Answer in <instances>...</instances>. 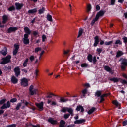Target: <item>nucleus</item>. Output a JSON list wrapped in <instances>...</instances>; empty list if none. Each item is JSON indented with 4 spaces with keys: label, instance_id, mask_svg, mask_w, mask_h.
I'll return each instance as SVG.
<instances>
[{
    "label": "nucleus",
    "instance_id": "f257e3e1",
    "mask_svg": "<svg viewBox=\"0 0 127 127\" xmlns=\"http://www.w3.org/2000/svg\"><path fill=\"white\" fill-rule=\"evenodd\" d=\"M118 62H121V69L122 71H125L127 67V59L121 58L119 60Z\"/></svg>",
    "mask_w": 127,
    "mask_h": 127
},
{
    "label": "nucleus",
    "instance_id": "f03ea898",
    "mask_svg": "<svg viewBox=\"0 0 127 127\" xmlns=\"http://www.w3.org/2000/svg\"><path fill=\"white\" fill-rule=\"evenodd\" d=\"M10 59H11V56L8 55L6 57L2 58V61H1L0 64L1 65H5L11 62Z\"/></svg>",
    "mask_w": 127,
    "mask_h": 127
},
{
    "label": "nucleus",
    "instance_id": "7ed1b4c3",
    "mask_svg": "<svg viewBox=\"0 0 127 127\" xmlns=\"http://www.w3.org/2000/svg\"><path fill=\"white\" fill-rule=\"evenodd\" d=\"M10 102H9V101H8L6 102V104H4L1 107L0 109L1 110H0V115H2V114L4 113V110L5 109H8L9 108H10Z\"/></svg>",
    "mask_w": 127,
    "mask_h": 127
},
{
    "label": "nucleus",
    "instance_id": "20e7f679",
    "mask_svg": "<svg viewBox=\"0 0 127 127\" xmlns=\"http://www.w3.org/2000/svg\"><path fill=\"white\" fill-rule=\"evenodd\" d=\"M29 94L31 96H34V95H36L37 93V89H34V86L31 85L29 88Z\"/></svg>",
    "mask_w": 127,
    "mask_h": 127
},
{
    "label": "nucleus",
    "instance_id": "39448f33",
    "mask_svg": "<svg viewBox=\"0 0 127 127\" xmlns=\"http://www.w3.org/2000/svg\"><path fill=\"white\" fill-rule=\"evenodd\" d=\"M35 105L38 108V111H39L40 112H41L42 111H43V110H44V108H43L44 103H43V102L42 101L40 103H36Z\"/></svg>",
    "mask_w": 127,
    "mask_h": 127
},
{
    "label": "nucleus",
    "instance_id": "423d86ee",
    "mask_svg": "<svg viewBox=\"0 0 127 127\" xmlns=\"http://www.w3.org/2000/svg\"><path fill=\"white\" fill-rule=\"evenodd\" d=\"M21 85L22 87H27L28 86V79L24 77L21 80Z\"/></svg>",
    "mask_w": 127,
    "mask_h": 127
},
{
    "label": "nucleus",
    "instance_id": "0eeeda50",
    "mask_svg": "<svg viewBox=\"0 0 127 127\" xmlns=\"http://www.w3.org/2000/svg\"><path fill=\"white\" fill-rule=\"evenodd\" d=\"M29 37V36H27L26 35H24V37L23 38V42L25 45H27L30 43Z\"/></svg>",
    "mask_w": 127,
    "mask_h": 127
},
{
    "label": "nucleus",
    "instance_id": "6e6552de",
    "mask_svg": "<svg viewBox=\"0 0 127 127\" xmlns=\"http://www.w3.org/2000/svg\"><path fill=\"white\" fill-rule=\"evenodd\" d=\"M20 46L18 44H14V50H13V55H16L18 52V50L19 49Z\"/></svg>",
    "mask_w": 127,
    "mask_h": 127
},
{
    "label": "nucleus",
    "instance_id": "1a4fd4ad",
    "mask_svg": "<svg viewBox=\"0 0 127 127\" xmlns=\"http://www.w3.org/2000/svg\"><path fill=\"white\" fill-rule=\"evenodd\" d=\"M48 123H50V124H51V125H57L58 124V121L57 120H54V118L52 117H50L48 119Z\"/></svg>",
    "mask_w": 127,
    "mask_h": 127
},
{
    "label": "nucleus",
    "instance_id": "9d476101",
    "mask_svg": "<svg viewBox=\"0 0 127 127\" xmlns=\"http://www.w3.org/2000/svg\"><path fill=\"white\" fill-rule=\"evenodd\" d=\"M106 11H102L100 10L96 14L95 17L99 20V18H100V17H102L103 16H104L105 13Z\"/></svg>",
    "mask_w": 127,
    "mask_h": 127
},
{
    "label": "nucleus",
    "instance_id": "9b49d317",
    "mask_svg": "<svg viewBox=\"0 0 127 127\" xmlns=\"http://www.w3.org/2000/svg\"><path fill=\"white\" fill-rule=\"evenodd\" d=\"M18 30L17 27H10L7 29V33H11V32H15L16 30Z\"/></svg>",
    "mask_w": 127,
    "mask_h": 127
},
{
    "label": "nucleus",
    "instance_id": "f8f14e48",
    "mask_svg": "<svg viewBox=\"0 0 127 127\" xmlns=\"http://www.w3.org/2000/svg\"><path fill=\"white\" fill-rule=\"evenodd\" d=\"M14 72L15 73L16 77H18L20 76V68H19V67L17 66L16 67H15V68L14 69Z\"/></svg>",
    "mask_w": 127,
    "mask_h": 127
},
{
    "label": "nucleus",
    "instance_id": "ddd939ff",
    "mask_svg": "<svg viewBox=\"0 0 127 127\" xmlns=\"http://www.w3.org/2000/svg\"><path fill=\"white\" fill-rule=\"evenodd\" d=\"M24 30L25 32V34L24 35H27V36H29L31 34V30L28 27H25L24 28Z\"/></svg>",
    "mask_w": 127,
    "mask_h": 127
},
{
    "label": "nucleus",
    "instance_id": "4468645a",
    "mask_svg": "<svg viewBox=\"0 0 127 127\" xmlns=\"http://www.w3.org/2000/svg\"><path fill=\"white\" fill-rule=\"evenodd\" d=\"M99 42H100L99 36H96L94 37V43L93 44V46H94V47H97V46H98V44H99Z\"/></svg>",
    "mask_w": 127,
    "mask_h": 127
},
{
    "label": "nucleus",
    "instance_id": "2eb2a0df",
    "mask_svg": "<svg viewBox=\"0 0 127 127\" xmlns=\"http://www.w3.org/2000/svg\"><path fill=\"white\" fill-rule=\"evenodd\" d=\"M15 5L16 6V9L17 10H20L22 7H23V3H19L18 2L15 3Z\"/></svg>",
    "mask_w": 127,
    "mask_h": 127
},
{
    "label": "nucleus",
    "instance_id": "dca6fc26",
    "mask_svg": "<svg viewBox=\"0 0 127 127\" xmlns=\"http://www.w3.org/2000/svg\"><path fill=\"white\" fill-rule=\"evenodd\" d=\"M112 103L113 104V105L116 106L117 108H118L119 110L122 109V108L121 107V103H119L117 100H113Z\"/></svg>",
    "mask_w": 127,
    "mask_h": 127
},
{
    "label": "nucleus",
    "instance_id": "f3484780",
    "mask_svg": "<svg viewBox=\"0 0 127 127\" xmlns=\"http://www.w3.org/2000/svg\"><path fill=\"white\" fill-rule=\"evenodd\" d=\"M2 18V22L3 24H5V23H6L8 20V16L5 14L3 15Z\"/></svg>",
    "mask_w": 127,
    "mask_h": 127
},
{
    "label": "nucleus",
    "instance_id": "a211bd4d",
    "mask_svg": "<svg viewBox=\"0 0 127 127\" xmlns=\"http://www.w3.org/2000/svg\"><path fill=\"white\" fill-rule=\"evenodd\" d=\"M76 111H77V112H80V111H81V113H84L85 109H84V107H83L82 105H78L76 108Z\"/></svg>",
    "mask_w": 127,
    "mask_h": 127
},
{
    "label": "nucleus",
    "instance_id": "6ab92c4d",
    "mask_svg": "<svg viewBox=\"0 0 127 127\" xmlns=\"http://www.w3.org/2000/svg\"><path fill=\"white\" fill-rule=\"evenodd\" d=\"M108 81H111V82H113V83H118L120 81V78H118L117 77L108 78Z\"/></svg>",
    "mask_w": 127,
    "mask_h": 127
},
{
    "label": "nucleus",
    "instance_id": "aec40b11",
    "mask_svg": "<svg viewBox=\"0 0 127 127\" xmlns=\"http://www.w3.org/2000/svg\"><path fill=\"white\" fill-rule=\"evenodd\" d=\"M0 53L3 55V56H6V55L7 54V48L5 47L4 49L0 51Z\"/></svg>",
    "mask_w": 127,
    "mask_h": 127
},
{
    "label": "nucleus",
    "instance_id": "412c9836",
    "mask_svg": "<svg viewBox=\"0 0 127 127\" xmlns=\"http://www.w3.org/2000/svg\"><path fill=\"white\" fill-rule=\"evenodd\" d=\"M3 69L6 72H10L11 71L12 67L10 65H5Z\"/></svg>",
    "mask_w": 127,
    "mask_h": 127
},
{
    "label": "nucleus",
    "instance_id": "4be33fe9",
    "mask_svg": "<svg viewBox=\"0 0 127 127\" xmlns=\"http://www.w3.org/2000/svg\"><path fill=\"white\" fill-rule=\"evenodd\" d=\"M86 122L85 119H80V120H75L74 123L76 124H83Z\"/></svg>",
    "mask_w": 127,
    "mask_h": 127
},
{
    "label": "nucleus",
    "instance_id": "5701e85b",
    "mask_svg": "<svg viewBox=\"0 0 127 127\" xmlns=\"http://www.w3.org/2000/svg\"><path fill=\"white\" fill-rule=\"evenodd\" d=\"M36 12H37V8H36L28 11V13H29V14H34V13H36Z\"/></svg>",
    "mask_w": 127,
    "mask_h": 127
},
{
    "label": "nucleus",
    "instance_id": "b1692460",
    "mask_svg": "<svg viewBox=\"0 0 127 127\" xmlns=\"http://www.w3.org/2000/svg\"><path fill=\"white\" fill-rule=\"evenodd\" d=\"M124 55V53L122 51H118L116 52V58H119Z\"/></svg>",
    "mask_w": 127,
    "mask_h": 127
},
{
    "label": "nucleus",
    "instance_id": "393cba45",
    "mask_svg": "<svg viewBox=\"0 0 127 127\" xmlns=\"http://www.w3.org/2000/svg\"><path fill=\"white\" fill-rule=\"evenodd\" d=\"M65 125H66V122L63 120H61L60 122L59 127H66Z\"/></svg>",
    "mask_w": 127,
    "mask_h": 127
},
{
    "label": "nucleus",
    "instance_id": "a878e982",
    "mask_svg": "<svg viewBox=\"0 0 127 127\" xmlns=\"http://www.w3.org/2000/svg\"><path fill=\"white\" fill-rule=\"evenodd\" d=\"M11 82L13 83V84H17L18 79H17L15 76H13L11 78Z\"/></svg>",
    "mask_w": 127,
    "mask_h": 127
},
{
    "label": "nucleus",
    "instance_id": "bb28decb",
    "mask_svg": "<svg viewBox=\"0 0 127 127\" xmlns=\"http://www.w3.org/2000/svg\"><path fill=\"white\" fill-rule=\"evenodd\" d=\"M83 32H84V29H83L82 28H80L78 31V35L77 36V38H79V37H80V36H82L83 34Z\"/></svg>",
    "mask_w": 127,
    "mask_h": 127
},
{
    "label": "nucleus",
    "instance_id": "cd10ccee",
    "mask_svg": "<svg viewBox=\"0 0 127 127\" xmlns=\"http://www.w3.org/2000/svg\"><path fill=\"white\" fill-rule=\"evenodd\" d=\"M102 95V91L101 90H97L96 92L95 93V97H97V98L101 97V96Z\"/></svg>",
    "mask_w": 127,
    "mask_h": 127
},
{
    "label": "nucleus",
    "instance_id": "c85d7f7f",
    "mask_svg": "<svg viewBox=\"0 0 127 127\" xmlns=\"http://www.w3.org/2000/svg\"><path fill=\"white\" fill-rule=\"evenodd\" d=\"M96 111V108L92 107L88 111V115H92Z\"/></svg>",
    "mask_w": 127,
    "mask_h": 127
},
{
    "label": "nucleus",
    "instance_id": "c756f323",
    "mask_svg": "<svg viewBox=\"0 0 127 127\" xmlns=\"http://www.w3.org/2000/svg\"><path fill=\"white\" fill-rule=\"evenodd\" d=\"M104 69L105 70V71H107V72H109L111 74H113V73H112V69H111L110 67L105 65L104 66Z\"/></svg>",
    "mask_w": 127,
    "mask_h": 127
},
{
    "label": "nucleus",
    "instance_id": "7c9ffc66",
    "mask_svg": "<svg viewBox=\"0 0 127 127\" xmlns=\"http://www.w3.org/2000/svg\"><path fill=\"white\" fill-rule=\"evenodd\" d=\"M87 60H88L89 62H93V55H92V54H88L87 56Z\"/></svg>",
    "mask_w": 127,
    "mask_h": 127
},
{
    "label": "nucleus",
    "instance_id": "2f4dec72",
    "mask_svg": "<svg viewBox=\"0 0 127 127\" xmlns=\"http://www.w3.org/2000/svg\"><path fill=\"white\" fill-rule=\"evenodd\" d=\"M67 112L69 113V115H73L74 113V110L72 108L67 107Z\"/></svg>",
    "mask_w": 127,
    "mask_h": 127
},
{
    "label": "nucleus",
    "instance_id": "473e14b6",
    "mask_svg": "<svg viewBox=\"0 0 127 127\" xmlns=\"http://www.w3.org/2000/svg\"><path fill=\"white\" fill-rule=\"evenodd\" d=\"M47 19L48 21H50V22H52V21H53V20L52 19V16H51V15L48 14L47 15Z\"/></svg>",
    "mask_w": 127,
    "mask_h": 127
},
{
    "label": "nucleus",
    "instance_id": "72a5a7b5",
    "mask_svg": "<svg viewBox=\"0 0 127 127\" xmlns=\"http://www.w3.org/2000/svg\"><path fill=\"white\" fill-rule=\"evenodd\" d=\"M68 99H65V98L63 97H61L60 101H59V103H66V102H67Z\"/></svg>",
    "mask_w": 127,
    "mask_h": 127
},
{
    "label": "nucleus",
    "instance_id": "f704fd0d",
    "mask_svg": "<svg viewBox=\"0 0 127 127\" xmlns=\"http://www.w3.org/2000/svg\"><path fill=\"white\" fill-rule=\"evenodd\" d=\"M45 11V8L42 7L41 9L39 10V14H42Z\"/></svg>",
    "mask_w": 127,
    "mask_h": 127
},
{
    "label": "nucleus",
    "instance_id": "c9c22d12",
    "mask_svg": "<svg viewBox=\"0 0 127 127\" xmlns=\"http://www.w3.org/2000/svg\"><path fill=\"white\" fill-rule=\"evenodd\" d=\"M68 107H63L61 110L62 113H66L67 112Z\"/></svg>",
    "mask_w": 127,
    "mask_h": 127
},
{
    "label": "nucleus",
    "instance_id": "e433bc0d",
    "mask_svg": "<svg viewBox=\"0 0 127 127\" xmlns=\"http://www.w3.org/2000/svg\"><path fill=\"white\" fill-rule=\"evenodd\" d=\"M32 34L35 37H37V36H39L38 32L36 31H33Z\"/></svg>",
    "mask_w": 127,
    "mask_h": 127
},
{
    "label": "nucleus",
    "instance_id": "4c0bfd02",
    "mask_svg": "<svg viewBox=\"0 0 127 127\" xmlns=\"http://www.w3.org/2000/svg\"><path fill=\"white\" fill-rule=\"evenodd\" d=\"M8 10L9 11H13L14 10H15V6H10V7H9L8 8Z\"/></svg>",
    "mask_w": 127,
    "mask_h": 127
},
{
    "label": "nucleus",
    "instance_id": "58836bf2",
    "mask_svg": "<svg viewBox=\"0 0 127 127\" xmlns=\"http://www.w3.org/2000/svg\"><path fill=\"white\" fill-rule=\"evenodd\" d=\"M110 95H111V93H105V94H103L102 95H101V96H100V97L101 98H105V97H108V96H110Z\"/></svg>",
    "mask_w": 127,
    "mask_h": 127
},
{
    "label": "nucleus",
    "instance_id": "ea45409f",
    "mask_svg": "<svg viewBox=\"0 0 127 127\" xmlns=\"http://www.w3.org/2000/svg\"><path fill=\"white\" fill-rule=\"evenodd\" d=\"M88 66H89V65L87 63H83L81 64L82 68H87Z\"/></svg>",
    "mask_w": 127,
    "mask_h": 127
},
{
    "label": "nucleus",
    "instance_id": "a19ab883",
    "mask_svg": "<svg viewBox=\"0 0 127 127\" xmlns=\"http://www.w3.org/2000/svg\"><path fill=\"white\" fill-rule=\"evenodd\" d=\"M5 102H6V99L4 98L0 101V105H4L5 103Z\"/></svg>",
    "mask_w": 127,
    "mask_h": 127
},
{
    "label": "nucleus",
    "instance_id": "79ce46f5",
    "mask_svg": "<svg viewBox=\"0 0 127 127\" xmlns=\"http://www.w3.org/2000/svg\"><path fill=\"white\" fill-rule=\"evenodd\" d=\"M114 44L117 45V44H119V45H122V42L120 40H116L115 42L114 43Z\"/></svg>",
    "mask_w": 127,
    "mask_h": 127
},
{
    "label": "nucleus",
    "instance_id": "37998d69",
    "mask_svg": "<svg viewBox=\"0 0 127 127\" xmlns=\"http://www.w3.org/2000/svg\"><path fill=\"white\" fill-rule=\"evenodd\" d=\"M98 20L95 17L91 23V26H93L94 24H95V22H96V21H98Z\"/></svg>",
    "mask_w": 127,
    "mask_h": 127
},
{
    "label": "nucleus",
    "instance_id": "c03bdc74",
    "mask_svg": "<svg viewBox=\"0 0 127 127\" xmlns=\"http://www.w3.org/2000/svg\"><path fill=\"white\" fill-rule=\"evenodd\" d=\"M21 105H22L21 102H20V103L17 104V106L16 107V110L17 111H18V110H19V109L21 107Z\"/></svg>",
    "mask_w": 127,
    "mask_h": 127
},
{
    "label": "nucleus",
    "instance_id": "a18cd8bd",
    "mask_svg": "<svg viewBox=\"0 0 127 127\" xmlns=\"http://www.w3.org/2000/svg\"><path fill=\"white\" fill-rule=\"evenodd\" d=\"M52 96H54L55 97L56 95H55V94H54L53 93H50L49 94V95L46 96V98H47V99H49L50 98H52Z\"/></svg>",
    "mask_w": 127,
    "mask_h": 127
},
{
    "label": "nucleus",
    "instance_id": "49530a36",
    "mask_svg": "<svg viewBox=\"0 0 127 127\" xmlns=\"http://www.w3.org/2000/svg\"><path fill=\"white\" fill-rule=\"evenodd\" d=\"M17 102V99L12 98L10 100L9 103H16Z\"/></svg>",
    "mask_w": 127,
    "mask_h": 127
},
{
    "label": "nucleus",
    "instance_id": "de8ad7c7",
    "mask_svg": "<svg viewBox=\"0 0 127 127\" xmlns=\"http://www.w3.org/2000/svg\"><path fill=\"white\" fill-rule=\"evenodd\" d=\"M69 117H70V114L69 113L65 114L64 116V119H65L66 120H67V119H69Z\"/></svg>",
    "mask_w": 127,
    "mask_h": 127
},
{
    "label": "nucleus",
    "instance_id": "09e8293b",
    "mask_svg": "<svg viewBox=\"0 0 127 127\" xmlns=\"http://www.w3.org/2000/svg\"><path fill=\"white\" fill-rule=\"evenodd\" d=\"M39 51H41V48L37 47L35 49V53H37Z\"/></svg>",
    "mask_w": 127,
    "mask_h": 127
},
{
    "label": "nucleus",
    "instance_id": "8fccbe9b",
    "mask_svg": "<svg viewBox=\"0 0 127 127\" xmlns=\"http://www.w3.org/2000/svg\"><path fill=\"white\" fill-rule=\"evenodd\" d=\"M120 83H122L123 85H127V81L125 79H121Z\"/></svg>",
    "mask_w": 127,
    "mask_h": 127
},
{
    "label": "nucleus",
    "instance_id": "3c124183",
    "mask_svg": "<svg viewBox=\"0 0 127 127\" xmlns=\"http://www.w3.org/2000/svg\"><path fill=\"white\" fill-rule=\"evenodd\" d=\"M113 43V41H110L109 42H105L104 44L105 45H111Z\"/></svg>",
    "mask_w": 127,
    "mask_h": 127
},
{
    "label": "nucleus",
    "instance_id": "603ef678",
    "mask_svg": "<svg viewBox=\"0 0 127 127\" xmlns=\"http://www.w3.org/2000/svg\"><path fill=\"white\" fill-rule=\"evenodd\" d=\"M92 61L93 64H96V63H97V57L96 56L93 57V59H92Z\"/></svg>",
    "mask_w": 127,
    "mask_h": 127
},
{
    "label": "nucleus",
    "instance_id": "864d4df0",
    "mask_svg": "<svg viewBox=\"0 0 127 127\" xmlns=\"http://www.w3.org/2000/svg\"><path fill=\"white\" fill-rule=\"evenodd\" d=\"M29 59L31 62H33V61L34 60V59H35V58L34 57V56L32 55L30 57Z\"/></svg>",
    "mask_w": 127,
    "mask_h": 127
},
{
    "label": "nucleus",
    "instance_id": "5fc2aeb1",
    "mask_svg": "<svg viewBox=\"0 0 127 127\" xmlns=\"http://www.w3.org/2000/svg\"><path fill=\"white\" fill-rule=\"evenodd\" d=\"M45 39H46V35H43L42 36V41L43 42H45Z\"/></svg>",
    "mask_w": 127,
    "mask_h": 127
},
{
    "label": "nucleus",
    "instance_id": "6e6d98bb",
    "mask_svg": "<svg viewBox=\"0 0 127 127\" xmlns=\"http://www.w3.org/2000/svg\"><path fill=\"white\" fill-rule=\"evenodd\" d=\"M38 73H39V70H38V69H36L35 70V72L34 73V74L36 76V78H37V77H38Z\"/></svg>",
    "mask_w": 127,
    "mask_h": 127
},
{
    "label": "nucleus",
    "instance_id": "4d7b16f0",
    "mask_svg": "<svg viewBox=\"0 0 127 127\" xmlns=\"http://www.w3.org/2000/svg\"><path fill=\"white\" fill-rule=\"evenodd\" d=\"M96 51L98 52V54H100L102 53V51H103V50L102 48H97Z\"/></svg>",
    "mask_w": 127,
    "mask_h": 127
},
{
    "label": "nucleus",
    "instance_id": "13d9d810",
    "mask_svg": "<svg viewBox=\"0 0 127 127\" xmlns=\"http://www.w3.org/2000/svg\"><path fill=\"white\" fill-rule=\"evenodd\" d=\"M87 93H88V89L85 88L82 90V94H87Z\"/></svg>",
    "mask_w": 127,
    "mask_h": 127
},
{
    "label": "nucleus",
    "instance_id": "bf43d9fd",
    "mask_svg": "<svg viewBox=\"0 0 127 127\" xmlns=\"http://www.w3.org/2000/svg\"><path fill=\"white\" fill-rule=\"evenodd\" d=\"M51 106H58L56 101H52Z\"/></svg>",
    "mask_w": 127,
    "mask_h": 127
},
{
    "label": "nucleus",
    "instance_id": "052dcab7",
    "mask_svg": "<svg viewBox=\"0 0 127 127\" xmlns=\"http://www.w3.org/2000/svg\"><path fill=\"white\" fill-rule=\"evenodd\" d=\"M7 127H16V124H13L11 125H7Z\"/></svg>",
    "mask_w": 127,
    "mask_h": 127
},
{
    "label": "nucleus",
    "instance_id": "680f3d73",
    "mask_svg": "<svg viewBox=\"0 0 127 127\" xmlns=\"http://www.w3.org/2000/svg\"><path fill=\"white\" fill-rule=\"evenodd\" d=\"M91 8H92V6L91 5V4H89L87 6V10H88V11H90Z\"/></svg>",
    "mask_w": 127,
    "mask_h": 127
},
{
    "label": "nucleus",
    "instance_id": "e2e57ef3",
    "mask_svg": "<svg viewBox=\"0 0 127 127\" xmlns=\"http://www.w3.org/2000/svg\"><path fill=\"white\" fill-rule=\"evenodd\" d=\"M84 87H87V88H91V85H90V84L89 83H86L85 84H84Z\"/></svg>",
    "mask_w": 127,
    "mask_h": 127
},
{
    "label": "nucleus",
    "instance_id": "0e129e2a",
    "mask_svg": "<svg viewBox=\"0 0 127 127\" xmlns=\"http://www.w3.org/2000/svg\"><path fill=\"white\" fill-rule=\"evenodd\" d=\"M116 2V0H111V5H114Z\"/></svg>",
    "mask_w": 127,
    "mask_h": 127
},
{
    "label": "nucleus",
    "instance_id": "69168bd1",
    "mask_svg": "<svg viewBox=\"0 0 127 127\" xmlns=\"http://www.w3.org/2000/svg\"><path fill=\"white\" fill-rule=\"evenodd\" d=\"M122 125H123V126H127V120H125V121H123Z\"/></svg>",
    "mask_w": 127,
    "mask_h": 127
},
{
    "label": "nucleus",
    "instance_id": "338daca9",
    "mask_svg": "<svg viewBox=\"0 0 127 127\" xmlns=\"http://www.w3.org/2000/svg\"><path fill=\"white\" fill-rule=\"evenodd\" d=\"M96 9L97 11H98V10H100V9H101V7H100L99 5H97L96 6Z\"/></svg>",
    "mask_w": 127,
    "mask_h": 127
},
{
    "label": "nucleus",
    "instance_id": "774afa93",
    "mask_svg": "<svg viewBox=\"0 0 127 127\" xmlns=\"http://www.w3.org/2000/svg\"><path fill=\"white\" fill-rule=\"evenodd\" d=\"M105 101V98H103V97H100V100L99 101V103H102V102Z\"/></svg>",
    "mask_w": 127,
    "mask_h": 127
}]
</instances>
